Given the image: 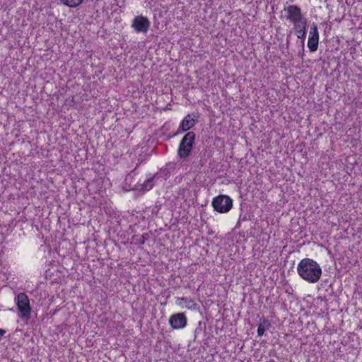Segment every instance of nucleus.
<instances>
[{
  "instance_id": "obj_1",
  "label": "nucleus",
  "mask_w": 362,
  "mask_h": 362,
  "mask_svg": "<svg viewBox=\"0 0 362 362\" xmlns=\"http://www.w3.org/2000/svg\"><path fill=\"white\" fill-rule=\"evenodd\" d=\"M298 275L309 283H316L322 275V269L319 264L310 258H304L297 266Z\"/></svg>"
},
{
  "instance_id": "obj_2",
  "label": "nucleus",
  "mask_w": 362,
  "mask_h": 362,
  "mask_svg": "<svg viewBox=\"0 0 362 362\" xmlns=\"http://www.w3.org/2000/svg\"><path fill=\"white\" fill-rule=\"evenodd\" d=\"M194 139L195 134L193 132H189L183 136L177 150L179 157L181 158H186L189 156L193 147Z\"/></svg>"
},
{
  "instance_id": "obj_3",
  "label": "nucleus",
  "mask_w": 362,
  "mask_h": 362,
  "mask_svg": "<svg viewBox=\"0 0 362 362\" xmlns=\"http://www.w3.org/2000/svg\"><path fill=\"white\" fill-rule=\"evenodd\" d=\"M20 317L26 320L30 318L31 308L28 296L25 293H20L16 298Z\"/></svg>"
},
{
  "instance_id": "obj_4",
  "label": "nucleus",
  "mask_w": 362,
  "mask_h": 362,
  "mask_svg": "<svg viewBox=\"0 0 362 362\" xmlns=\"http://www.w3.org/2000/svg\"><path fill=\"white\" fill-rule=\"evenodd\" d=\"M211 204L215 211L224 214L232 208L233 200L227 195H218L213 199Z\"/></svg>"
},
{
  "instance_id": "obj_5",
  "label": "nucleus",
  "mask_w": 362,
  "mask_h": 362,
  "mask_svg": "<svg viewBox=\"0 0 362 362\" xmlns=\"http://www.w3.org/2000/svg\"><path fill=\"white\" fill-rule=\"evenodd\" d=\"M285 11L287 13L286 18L293 24L306 21L303 16L300 7L296 5H289Z\"/></svg>"
},
{
  "instance_id": "obj_6",
  "label": "nucleus",
  "mask_w": 362,
  "mask_h": 362,
  "mask_svg": "<svg viewBox=\"0 0 362 362\" xmlns=\"http://www.w3.org/2000/svg\"><path fill=\"white\" fill-rule=\"evenodd\" d=\"M150 24V21L146 17L137 16L133 19L132 27L136 33H146Z\"/></svg>"
},
{
  "instance_id": "obj_7",
  "label": "nucleus",
  "mask_w": 362,
  "mask_h": 362,
  "mask_svg": "<svg viewBox=\"0 0 362 362\" xmlns=\"http://www.w3.org/2000/svg\"><path fill=\"white\" fill-rule=\"evenodd\" d=\"M169 323L174 329H182L187 325L186 316L183 313L173 314L169 319Z\"/></svg>"
},
{
  "instance_id": "obj_8",
  "label": "nucleus",
  "mask_w": 362,
  "mask_h": 362,
  "mask_svg": "<svg viewBox=\"0 0 362 362\" xmlns=\"http://www.w3.org/2000/svg\"><path fill=\"white\" fill-rule=\"evenodd\" d=\"M319 33L316 25L313 24L310 28L308 41V47L310 52H315L318 47Z\"/></svg>"
},
{
  "instance_id": "obj_9",
  "label": "nucleus",
  "mask_w": 362,
  "mask_h": 362,
  "mask_svg": "<svg viewBox=\"0 0 362 362\" xmlns=\"http://www.w3.org/2000/svg\"><path fill=\"white\" fill-rule=\"evenodd\" d=\"M176 303L181 307L185 306L186 308L191 310H196L199 308L198 304L196 303L194 300L185 297L177 298Z\"/></svg>"
},
{
  "instance_id": "obj_10",
  "label": "nucleus",
  "mask_w": 362,
  "mask_h": 362,
  "mask_svg": "<svg viewBox=\"0 0 362 362\" xmlns=\"http://www.w3.org/2000/svg\"><path fill=\"white\" fill-rule=\"evenodd\" d=\"M307 21H304L296 24H294L296 36L299 39H304L306 35Z\"/></svg>"
},
{
  "instance_id": "obj_11",
  "label": "nucleus",
  "mask_w": 362,
  "mask_h": 362,
  "mask_svg": "<svg viewBox=\"0 0 362 362\" xmlns=\"http://www.w3.org/2000/svg\"><path fill=\"white\" fill-rule=\"evenodd\" d=\"M195 124V120L191 116L187 115L180 124L179 129H181L182 132H186L192 128Z\"/></svg>"
},
{
  "instance_id": "obj_12",
  "label": "nucleus",
  "mask_w": 362,
  "mask_h": 362,
  "mask_svg": "<svg viewBox=\"0 0 362 362\" xmlns=\"http://www.w3.org/2000/svg\"><path fill=\"white\" fill-rule=\"evenodd\" d=\"M153 176L149 177L148 179H146L144 182L139 186L136 187V189L139 190H143V191H148L151 189H152L153 184Z\"/></svg>"
},
{
  "instance_id": "obj_13",
  "label": "nucleus",
  "mask_w": 362,
  "mask_h": 362,
  "mask_svg": "<svg viewBox=\"0 0 362 362\" xmlns=\"http://www.w3.org/2000/svg\"><path fill=\"white\" fill-rule=\"evenodd\" d=\"M270 326V323L268 320L264 319L262 322L259 325L257 328V335L262 337L265 332V329Z\"/></svg>"
},
{
  "instance_id": "obj_14",
  "label": "nucleus",
  "mask_w": 362,
  "mask_h": 362,
  "mask_svg": "<svg viewBox=\"0 0 362 362\" xmlns=\"http://www.w3.org/2000/svg\"><path fill=\"white\" fill-rule=\"evenodd\" d=\"M64 5L70 7L75 8L82 4L83 0H59Z\"/></svg>"
},
{
  "instance_id": "obj_15",
  "label": "nucleus",
  "mask_w": 362,
  "mask_h": 362,
  "mask_svg": "<svg viewBox=\"0 0 362 362\" xmlns=\"http://www.w3.org/2000/svg\"><path fill=\"white\" fill-rule=\"evenodd\" d=\"M132 177V173L129 174L127 177H126V182H127L129 179H131Z\"/></svg>"
},
{
  "instance_id": "obj_16",
  "label": "nucleus",
  "mask_w": 362,
  "mask_h": 362,
  "mask_svg": "<svg viewBox=\"0 0 362 362\" xmlns=\"http://www.w3.org/2000/svg\"><path fill=\"white\" fill-rule=\"evenodd\" d=\"M6 333V331L2 329H0V337H2L4 336V334Z\"/></svg>"
},
{
  "instance_id": "obj_17",
  "label": "nucleus",
  "mask_w": 362,
  "mask_h": 362,
  "mask_svg": "<svg viewBox=\"0 0 362 362\" xmlns=\"http://www.w3.org/2000/svg\"><path fill=\"white\" fill-rule=\"evenodd\" d=\"M145 240H146V238H144V236L143 235V236L141 237V240H140V243H141V244H144V243H145Z\"/></svg>"
},
{
  "instance_id": "obj_18",
  "label": "nucleus",
  "mask_w": 362,
  "mask_h": 362,
  "mask_svg": "<svg viewBox=\"0 0 362 362\" xmlns=\"http://www.w3.org/2000/svg\"><path fill=\"white\" fill-rule=\"evenodd\" d=\"M135 170H136V168H135V169H134V170L132 171V173H134L135 172Z\"/></svg>"
}]
</instances>
